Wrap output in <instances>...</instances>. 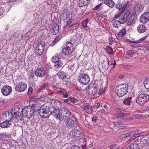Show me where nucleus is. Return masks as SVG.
<instances>
[{"label": "nucleus", "mask_w": 149, "mask_h": 149, "mask_svg": "<svg viewBox=\"0 0 149 149\" xmlns=\"http://www.w3.org/2000/svg\"><path fill=\"white\" fill-rule=\"evenodd\" d=\"M129 2L127 0H124L122 3H121V6H122L123 9L125 8L128 6Z\"/></svg>", "instance_id": "c9c22d12"}, {"label": "nucleus", "mask_w": 149, "mask_h": 149, "mask_svg": "<svg viewBox=\"0 0 149 149\" xmlns=\"http://www.w3.org/2000/svg\"><path fill=\"white\" fill-rule=\"evenodd\" d=\"M66 17L65 21L67 24L66 25V27L70 24L73 21V18L72 15L71 14L68 12H67L65 14Z\"/></svg>", "instance_id": "dca6fc26"}, {"label": "nucleus", "mask_w": 149, "mask_h": 149, "mask_svg": "<svg viewBox=\"0 0 149 149\" xmlns=\"http://www.w3.org/2000/svg\"><path fill=\"white\" fill-rule=\"evenodd\" d=\"M116 118L118 120H126V118L124 114L120 113L118 114L115 116Z\"/></svg>", "instance_id": "b1692460"}, {"label": "nucleus", "mask_w": 149, "mask_h": 149, "mask_svg": "<svg viewBox=\"0 0 149 149\" xmlns=\"http://www.w3.org/2000/svg\"><path fill=\"white\" fill-rule=\"evenodd\" d=\"M38 111L40 116L44 118H48L52 113L49 107L45 105L41 106Z\"/></svg>", "instance_id": "f257e3e1"}, {"label": "nucleus", "mask_w": 149, "mask_h": 149, "mask_svg": "<svg viewBox=\"0 0 149 149\" xmlns=\"http://www.w3.org/2000/svg\"><path fill=\"white\" fill-rule=\"evenodd\" d=\"M116 8L120 10L123 9L122 6H121V4L120 3L117 4L116 6Z\"/></svg>", "instance_id": "3c124183"}, {"label": "nucleus", "mask_w": 149, "mask_h": 149, "mask_svg": "<svg viewBox=\"0 0 149 149\" xmlns=\"http://www.w3.org/2000/svg\"><path fill=\"white\" fill-rule=\"evenodd\" d=\"M23 109L20 108L19 107L15 106L14 108V110H13V113L14 115H18L20 116L21 114L23 115Z\"/></svg>", "instance_id": "a211bd4d"}, {"label": "nucleus", "mask_w": 149, "mask_h": 149, "mask_svg": "<svg viewBox=\"0 0 149 149\" xmlns=\"http://www.w3.org/2000/svg\"><path fill=\"white\" fill-rule=\"evenodd\" d=\"M31 108H32V109H34L35 110H38V109L40 107V103L36 101H33L31 102Z\"/></svg>", "instance_id": "aec40b11"}, {"label": "nucleus", "mask_w": 149, "mask_h": 149, "mask_svg": "<svg viewBox=\"0 0 149 149\" xmlns=\"http://www.w3.org/2000/svg\"><path fill=\"white\" fill-rule=\"evenodd\" d=\"M144 86L146 89L149 91V79L145 80L143 82Z\"/></svg>", "instance_id": "f704fd0d"}, {"label": "nucleus", "mask_w": 149, "mask_h": 149, "mask_svg": "<svg viewBox=\"0 0 149 149\" xmlns=\"http://www.w3.org/2000/svg\"><path fill=\"white\" fill-rule=\"evenodd\" d=\"M12 113L9 112L8 111H6L3 113L2 114V116H3L4 118L8 117V119H10L11 116H12Z\"/></svg>", "instance_id": "c756f323"}, {"label": "nucleus", "mask_w": 149, "mask_h": 149, "mask_svg": "<svg viewBox=\"0 0 149 149\" xmlns=\"http://www.w3.org/2000/svg\"><path fill=\"white\" fill-rule=\"evenodd\" d=\"M146 37H147V36H146L145 37H144L143 38H142L139 39V40L138 41L134 40V41H131L130 42L131 43H139V41H143L144 40H145L146 39Z\"/></svg>", "instance_id": "a18cd8bd"}, {"label": "nucleus", "mask_w": 149, "mask_h": 149, "mask_svg": "<svg viewBox=\"0 0 149 149\" xmlns=\"http://www.w3.org/2000/svg\"><path fill=\"white\" fill-rule=\"evenodd\" d=\"M123 67L125 69H129L132 68V66L130 65H124Z\"/></svg>", "instance_id": "6e6d98bb"}, {"label": "nucleus", "mask_w": 149, "mask_h": 149, "mask_svg": "<svg viewBox=\"0 0 149 149\" xmlns=\"http://www.w3.org/2000/svg\"><path fill=\"white\" fill-rule=\"evenodd\" d=\"M40 100L43 102L45 101V97L44 96H41L39 98Z\"/></svg>", "instance_id": "680f3d73"}, {"label": "nucleus", "mask_w": 149, "mask_h": 149, "mask_svg": "<svg viewBox=\"0 0 149 149\" xmlns=\"http://www.w3.org/2000/svg\"><path fill=\"white\" fill-rule=\"evenodd\" d=\"M78 79L79 82L81 84L84 85L88 84L90 81L89 76L85 74H80L79 77Z\"/></svg>", "instance_id": "1a4fd4ad"}, {"label": "nucleus", "mask_w": 149, "mask_h": 149, "mask_svg": "<svg viewBox=\"0 0 149 149\" xmlns=\"http://www.w3.org/2000/svg\"><path fill=\"white\" fill-rule=\"evenodd\" d=\"M72 149H81L80 147L77 146H73Z\"/></svg>", "instance_id": "338daca9"}, {"label": "nucleus", "mask_w": 149, "mask_h": 149, "mask_svg": "<svg viewBox=\"0 0 149 149\" xmlns=\"http://www.w3.org/2000/svg\"><path fill=\"white\" fill-rule=\"evenodd\" d=\"M60 104L61 102L60 101H57L56 102H54L53 105L54 109H56V108L59 109L61 107Z\"/></svg>", "instance_id": "2f4dec72"}, {"label": "nucleus", "mask_w": 149, "mask_h": 149, "mask_svg": "<svg viewBox=\"0 0 149 149\" xmlns=\"http://www.w3.org/2000/svg\"><path fill=\"white\" fill-rule=\"evenodd\" d=\"M45 71L43 68H40L36 69L35 74L37 77H41L45 75Z\"/></svg>", "instance_id": "4468645a"}, {"label": "nucleus", "mask_w": 149, "mask_h": 149, "mask_svg": "<svg viewBox=\"0 0 149 149\" xmlns=\"http://www.w3.org/2000/svg\"><path fill=\"white\" fill-rule=\"evenodd\" d=\"M103 108L105 109L106 111H108L109 110V107L107 104H104L103 106Z\"/></svg>", "instance_id": "69168bd1"}, {"label": "nucleus", "mask_w": 149, "mask_h": 149, "mask_svg": "<svg viewBox=\"0 0 149 149\" xmlns=\"http://www.w3.org/2000/svg\"><path fill=\"white\" fill-rule=\"evenodd\" d=\"M60 58H59V56L58 55H55L52 57V61L53 62L55 63L56 61H58L59 59Z\"/></svg>", "instance_id": "79ce46f5"}, {"label": "nucleus", "mask_w": 149, "mask_h": 149, "mask_svg": "<svg viewBox=\"0 0 149 149\" xmlns=\"http://www.w3.org/2000/svg\"><path fill=\"white\" fill-rule=\"evenodd\" d=\"M54 109L53 111L52 114L57 119H58L60 120H63V116L60 111V110L58 108Z\"/></svg>", "instance_id": "9b49d317"}, {"label": "nucleus", "mask_w": 149, "mask_h": 149, "mask_svg": "<svg viewBox=\"0 0 149 149\" xmlns=\"http://www.w3.org/2000/svg\"><path fill=\"white\" fill-rule=\"evenodd\" d=\"M33 89L32 87H30L28 89V91L27 93L28 94L31 95L33 91Z\"/></svg>", "instance_id": "4d7b16f0"}, {"label": "nucleus", "mask_w": 149, "mask_h": 149, "mask_svg": "<svg viewBox=\"0 0 149 149\" xmlns=\"http://www.w3.org/2000/svg\"><path fill=\"white\" fill-rule=\"evenodd\" d=\"M80 133L77 130H73L72 132V135L74 138L77 136V133Z\"/></svg>", "instance_id": "09e8293b"}, {"label": "nucleus", "mask_w": 149, "mask_h": 149, "mask_svg": "<svg viewBox=\"0 0 149 149\" xmlns=\"http://www.w3.org/2000/svg\"><path fill=\"white\" fill-rule=\"evenodd\" d=\"M106 52L108 53L113 54H114V51L113 49L109 46H107L105 48Z\"/></svg>", "instance_id": "7c9ffc66"}, {"label": "nucleus", "mask_w": 149, "mask_h": 149, "mask_svg": "<svg viewBox=\"0 0 149 149\" xmlns=\"http://www.w3.org/2000/svg\"><path fill=\"white\" fill-rule=\"evenodd\" d=\"M27 87V84L25 82H21L16 84L15 86V89L17 91L20 92L24 91Z\"/></svg>", "instance_id": "9d476101"}, {"label": "nucleus", "mask_w": 149, "mask_h": 149, "mask_svg": "<svg viewBox=\"0 0 149 149\" xmlns=\"http://www.w3.org/2000/svg\"><path fill=\"white\" fill-rule=\"evenodd\" d=\"M73 44L70 42L66 43L63 49V54L68 55L71 54L73 51Z\"/></svg>", "instance_id": "0eeeda50"}, {"label": "nucleus", "mask_w": 149, "mask_h": 149, "mask_svg": "<svg viewBox=\"0 0 149 149\" xmlns=\"http://www.w3.org/2000/svg\"><path fill=\"white\" fill-rule=\"evenodd\" d=\"M146 27L143 24L139 25L137 28V31L139 33H143L146 31Z\"/></svg>", "instance_id": "5701e85b"}, {"label": "nucleus", "mask_w": 149, "mask_h": 149, "mask_svg": "<svg viewBox=\"0 0 149 149\" xmlns=\"http://www.w3.org/2000/svg\"><path fill=\"white\" fill-rule=\"evenodd\" d=\"M84 6H86L88 4V0H82Z\"/></svg>", "instance_id": "e2e57ef3"}, {"label": "nucleus", "mask_w": 149, "mask_h": 149, "mask_svg": "<svg viewBox=\"0 0 149 149\" xmlns=\"http://www.w3.org/2000/svg\"><path fill=\"white\" fill-rule=\"evenodd\" d=\"M65 127L68 129L73 128L77 123V119L74 116L65 120Z\"/></svg>", "instance_id": "20e7f679"}, {"label": "nucleus", "mask_w": 149, "mask_h": 149, "mask_svg": "<svg viewBox=\"0 0 149 149\" xmlns=\"http://www.w3.org/2000/svg\"><path fill=\"white\" fill-rule=\"evenodd\" d=\"M143 142L144 144L146 145L149 144V136H146L143 139Z\"/></svg>", "instance_id": "37998d69"}, {"label": "nucleus", "mask_w": 149, "mask_h": 149, "mask_svg": "<svg viewBox=\"0 0 149 149\" xmlns=\"http://www.w3.org/2000/svg\"><path fill=\"white\" fill-rule=\"evenodd\" d=\"M140 146L137 144L132 143L128 148V149H140Z\"/></svg>", "instance_id": "cd10ccee"}, {"label": "nucleus", "mask_w": 149, "mask_h": 149, "mask_svg": "<svg viewBox=\"0 0 149 149\" xmlns=\"http://www.w3.org/2000/svg\"><path fill=\"white\" fill-rule=\"evenodd\" d=\"M135 131H133L128 133H129L130 136L131 135H132L133 134H134L135 133Z\"/></svg>", "instance_id": "774afa93"}, {"label": "nucleus", "mask_w": 149, "mask_h": 149, "mask_svg": "<svg viewBox=\"0 0 149 149\" xmlns=\"http://www.w3.org/2000/svg\"><path fill=\"white\" fill-rule=\"evenodd\" d=\"M62 113L64 115L63 116L65 117L68 118L70 115V112L68 109L65 107H64L62 109Z\"/></svg>", "instance_id": "4be33fe9"}, {"label": "nucleus", "mask_w": 149, "mask_h": 149, "mask_svg": "<svg viewBox=\"0 0 149 149\" xmlns=\"http://www.w3.org/2000/svg\"><path fill=\"white\" fill-rule=\"evenodd\" d=\"M61 94L63 95V98H67L68 96V94L65 92V91H59Z\"/></svg>", "instance_id": "4c0bfd02"}, {"label": "nucleus", "mask_w": 149, "mask_h": 149, "mask_svg": "<svg viewBox=\"0 0 149 149\" xmlns=\"http://www.w3.org/2000/svg\"><path fill=\"white\" fill-rule=\"evenodd\" d=\"M12 124L11 120L8 119L1 123L0 126L3 128H8L12 125Z\"/></svg>", "instance_id": "6ab92c4d"}, {"label": "nucleus", "mask_w": 149, "mask_h": 149, "mask_svg": "<svg viewBox=\"0 0 149 149\" xmlns=\"http://www.w3.org/2000/svg\"><path fill=\"white\" fill-rule=\"evenodd\" d=\"M116 111L118 112H126V109H121V108H116Z\"/></svg>", "instance_id": "8fccbe9b"}, {"label": "nucleus", "mask_w": 149, "mask_h": 149, "mask_svg": "<svg viewBox=\"0 0 149 149\" xmlns=\"http://www.w3.org/2000/svg\"><path fill=\"white\" fill-rule=\"evenodd\" d=\"M122 14V13L120 12L116 13L115 15V18L116 19H117L119 17H120V16L122 15H121Z\"/></svg>", "instance_id": "603ef678"}, {"label": "nucleus", "mask_w": 149, "mask_h": 149, "mask_svg": "<svg viewBox=\"0 0 149 149\" xmlns=\"http://www.w3.org/2000/svg\"><path fill=\"white\" fill-rule=\"evenodd\" d=\"M149 100V95L146 93L139 95L136 99V102L140 105H142Z\"/></svg>", "instance_id": "7ed1b4c3"}, {"label": "nucleus", "mask_w": 149, "mask_h": 149, "mask_svg": "<svg viewBox=\"0 0 149 149\" xmlns=\"http://www.w3.org/2000/svg\"><path fill=\"white\" fill-rule=\"evenodd\" d=\"M58 75L60 78L62 79L65 78L66 77V74L61 70H60L58 72Z\"/></svg>", "instance_id": "c85d7f7f"}, {"label": "nucleus", "mask_w": 149, "mask_h": 149, "mask_svg": "<svg viewBox=\"0 0 149 149\" xmlns=\"http://www.w3.org/2000/svg\"><path fill=\"white\" fill-rule=\"evenodd\" d=\"M78 5L79 7H83L85 6L84 3H83V2L82 0H80L79 2L78 3Z\"/></svg>", "instance_id": "5fc2aeb1"}, {"label": "nucleus", "mask_w": 149, "mask_h": 149, "mask_svg": "<svg viewBox=\"0 0 149 149\" xmlns=\"http://www.w3.org/2000/svg\"><path fill=\"white\" fill-rule=\"evenodd\" d=\"M48 86V85L46 83H45L44 84H43L40 88L39 89V91H41L45 89L46 88H47Z\"/></svg>", "instance_id": "a19ab883"}, {"label": "nucleus", "mask_w": 149, "mask_h": 149, "mask_svg": "<svg viewBox=\"0 0 149 149\" xmlns=\"http://www.w3.org/2000/svg\"><path fill=\"white\" fill-rule=\"evenodd\" d=\"M132 97H131L126 98L124 100L123 102L125 105L129 106L130 105L131 103L132 102Z\"/></svg>", "instance_id": "a878e982"}, {"label": "nucleus", "mask_w": 149, "mask_h": 149, "mask_svg": "<svg viewBox=\"0 0 149 149\" xmlns=\"http://www.w3.org/2000/svg\"><path fill=\"white\" fill-rule=\"evenodd\" d=\"M82 108L88 114H91L93 111L92 107L89 104L84 103L82 106Z\"/></svg>", "instance_id": "2eb2a0df"}, {"label": "nucleus", "mask_w": 149, "mask_h": 149, "mask_svg": "<svg viewBox=\"0 0 149 149\" xmlns=\"http://www.w3.org/2000/svg\"><path fill=\"white\" fill-rule=\"evenodd\" d=\"M45 43L44 42L40 41L37 44H36V47H35V50L36 54L37 56L41 55L44 50L45 47Z\"/></svg>", "instance_id": "39448f33"}, {"label": "nucleus", "mask_w": 149, "mask_h": 149, "mask_svg": "<svg viewBox=\"0 0 149 149\" xmlns=\"http://www.w3.org/2000/svg\"><path fill=\"white\" fill-rule=\"evenodd\" d=\"M141 133H138L137 134H135L132 137V138L133 139H134L136 138H137L138 137H139V136L141 135Z\"/></svg>", "instance_id": "13d9d810"}, {"label": "nucleus", "mask_w": 149, "mask_h": 149, "mask_svg": "<svg viewBox=\"0 0 149 149\" xmlns=\"http://www.w3.org/2000/svg\"><path fill=\"white\" fill-rule=\"evenodd\" d=\"M35 112V111L31 110V108L30 107L26 106L23 109L22 116L24 118L29 119Z\"/></svg>", "instance_id": "423d86ee"}, {"label": "nucleus", "mask_w": 149, "mask_h": 149, "mask_svg": "<svg viewBox=\"0 0 149 149\" xmlns=\"http://www.w3.org/2000/svg\"><path fill=\"white\" fill-rule=\"evenodd\" d=\"M127 22V25L128 26H131L134 24V22L133 20L130 18L129 17H128Z\"/></svg>", "instance_id": "e433bc0d"}, {"label": "nucleus", "mask_w": 149, "mask_h": 149, "mask_svg": "<svg viewBox=\"0 0 149 149\" xmlns=\"http://www.w3.org/2000/svg\"><path fill=\"white\" fill-rule=\"evenodd\" d=\"M55 63V66L57 68H60L63 65L62 62L59 60Z\"/></svg>", "instance_id": "473e14b6"}, {"label": "nucleus", "mask_w": 149, "mask_h": 149, "mask_svg": "<svg viewBox=\"0 0 149 149\" xmlns=\"http://www.w3.org/2000/svg\"><path fill=\"white\" fill-rule=\"evenodd\" d=\"M98 86L95 84L90 85L87 87L86 89L89 95H94L97 92Z\"/></svg>", "instance_id": "6e6552de"}, {"label": "nucleus", "mask_w": 149, "mask_h": 149, "mask_svg": "<svg viewBox=\"0 0 149 149\" xmlns=\"http://www.w3.org/2000/svg\"><path fill=\"white\" fill-rule=\"evenodd\" d=\"M88 22V19H86L85 20L83 21L81 23L82 26L84 28L87 27V24Z\"/></svg>", "instance_id": "ea45409f"}, {"label": "nucleus", "mask_w": 149, "mask_h": 149, "mask_svg": "<svg viewBox=\"0 0 149 149\" xmlns=\"http://www.w3.org/2000/svg\"><path fill=\"white\" fill-rule=\"evenodd\" d=\"M134 53V51L132 50H129L127 52L125 56L126 57H130L132 54H133Z\"/></svg>", "instance_id": "c03bdc74"}, {"label": "nucleus", "mask_w": 149, "mask_h": 149, "mask_svg": "<svg viewBox=\"0 0 149 149\" xmlns=\"http://www.w3.org/2000/svg\"><path fill=\"white\" fill-rule=\"evenodd\" d=\"M120 24H120L119 20H115L114 21L113 25V27L118 28L120 26Z\"/></svg>", "instance_id": "72a5a7b5"}, {"label": "nucleus", "mask_w": 149, "mask_h": 149, "mask_svg": "<svg viewBox=\"0 0 149 149\" xmlns=\"http://www.w3.org/2000/svg\"><path fill=\"white\" fill-rule=\"evenodd\" d=\"M128 90V86L127 84H121L116 87V92L118 96L122 97L125 95L127 93Z\"/></svg>", "instance_id": "f03ea898"}, {"label": "nucleus", "mask_w": 149, "mask_h": 149, "mask_svg": "<svg viewBox=\"0 0 149 149\" xmlns=\"http://www.w3.org/2000/svg\"><path fill=\"white\" fill-rule=\"evenodd\" d=\"M20 116L17 115H14L12 113V116H11L10 120L15 124L19 123L21 120Z\"/></svg>", "instance_id": "f3484780"}, {"label": "nucleus", "mask_w": 149, "mask_h": 149, "mask_svg": "<svg viewBox=\"0 0 149 149\" xmlns=\"http://www.w3.org/2000/svg\"><path fill=\"white\" fill-rule=\"evenodd\" d=\"M123 138H126L130 136L128 133H125L122 135Z\"/></svg>", "instance_id": "0e129e2a"}, {"label": "nucleus", "mask_w": 149, "mask_h": 149, "mask_svg": "<svg viewBox=\"0 0 149 149\" xmlns=\"http://www.w3.org/2000/svg\"><path fill=\"white\" fill-rule=\"evenodd\" d=\"M70 101L73 103H75L77 101V100L74 98H71L70 99Z\"/></svg>", "instance_id": "052dcab7"}, {"label": "nucleus", "mask_w": 149, "mask_h": 149, "mask_svg": "<svg viewBox=\"0 0 149 149\" xmlns=\"http://www.w3.org/2000/svg\"><path fill=\"white\" fill-rule=\"evenodd\" d=\"M1 91L4 95L7 96L10 94L12 91V89L10 86L6 85L2 88Z\"/></svg>", "instance_id": "f8f14e48"}, {"label": "nucleus", "mask_w": 149, "mask_h": 149, "mask_svg": "<svg viewBox=\"0 0 149 149\" xmlns=\"http://www.w3.org/2000/svg\"><path fill=\"white\" fill-rule=\"evenodd\" d=\"M143 9V7L141 3H136L135 4L134 7V9L136 11L139 12L140 10Z\"/></svg>", "instance_id": "bb28decb"}, {"label": "nucleus", "mask_w": 149, "mask_h": 149, "mask_svg": "<svg viewBox=\"0 0 149 149\" xmlns=\"http://www.w3.org/2000/svg\"><path fill=\"white\" fill-rule=\"evenodd\" d=\"M102 4L100 3L98 5L96 6L94 8L93 10H100L102 8L101 7V6H102Z\"/></svg>", "instance_id": "de8ad7c7"}, {"label": "nucleus", "mask_w": 149, "mask_h": 149, "mask_svg": "<svg viewBox=\"0 0 149 149\" xmlns=\"http://www.w3.org/2000/svg\"><path fill=\"white\" fill-rule=\"evenodd\" d=\"M110 148L111 149H118V146L116 145H112L109 146Z\"/></svg>", "instance_id": "864d4df0"}, {"label": "nucleus", "mask_w": 149, "mask_h": 149, "mask_svg": "<svg viewBox=\"0 0 149 149\" xmlns=\"http://www.w3.org/2000/svg\"><path fill=\"white\" fill-rule=\"evenodd\" d=\"M126 34V30L124 29H123L119 33V35L121 36V37L124 36Z\"/></svg>", "instance_id": "49530a36"}, {"label": "nucleus", "mask_w": 149, "mask_h": 149, "mask_svg": "<svg viewBox=\"0 0 149 149\" xmlns=\"http://www.w3.org/2000/svg\"><path fill=\"white\" fill-rule=\"evenodd\" d=\"M100 106V104L99 103H96L95 105L93 106V107L94 109H97Z\"/></svg>", "instance_id": "bf43d9fd"}, {"label": "nucleus", "mask_w": 149, "mask_h": 149, "mask_svg": "<svg viewBox=\"0 0 149 149\" xmlns=\"http://www.w3.org/2000/svg\"><path fill=\"white\" fill-rule=\"evenodd\" d=\"M140 22L143 24L146 23L149 21V12L143 13L140 18Z\"/></svg>", "instance_id": "ddd939ff"}, {"label": "nucleus", "mask_w": 149, "mask_h": 149, "mask_svg": "<svg viewBox=\"0 0 149 149\" xmlns=\"http://www.w3.org/2000/svg\"><path fill=\"white\" fill-rule=\"evenodd\" d=\"M128 16L126 14H122V15L119 17L118 20L120 24H123L126 23L127 22Z\"/></svg>", "instance_id": "412c9836"}, {"label": "nucleus", "mask_w": 149, "mask_h": 149, "mask_svg": "<svg viewBox=\"0 0 149 149\" xmlns=\"http://www.w3.org/2000/svg\"><path fill=\"white\" fill-rule=\"evenodd\" d=\"M52 29L53 31H54V33H57L58 32L59 29L58 26L57 24H56L55 25H54Z\"/></svg>", "instance_id": "58836bf2"}, {"label": "nucleus", "mask_w": 149, "mask_h": 149, "mask_svg": "<svg viewBox=\"0 0 149 149\" xmlns=\"http://www.w3.org/2000/svg\"><path fill=\"white\" fill-rule=\"evenodd\" d=\"M104 3L111 8L113 7L115 5L114 2L112 0H104Z\"/></svg>", "instance_id": "393cba45"}]
</instances>
